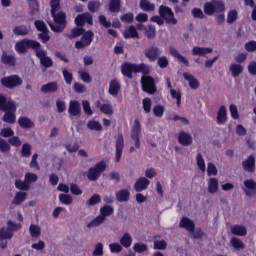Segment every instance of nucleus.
<instances>
[{
	"label": "nucleus",
	"instance_id": "nucleus-27",
	"mask_svg": "<svg viewBox=\"0 0 256 256\" xmlns=\"http://www.w3.org/2000/svg\"><path fill=\"white\" fill-rule=\"evenodd\" d=\"M59 89V84L57 82H50L42 85L41 92L42 93H55Z\"/></svg>",
	"mask_w": 256,
	"mask_h": 256
},
{
	"label": "nucleus",
	"instance_id": "nucleus-61",
	"mask_svg": "<svg viewBox=\"0 0 256 256\" xmlns=\"http://www.w3.org/2000/svg\"><path fill=\"white\" fill-rule=\"evenodd\" d=\"M109 249L111 253H121L123 251V246L119 243L109 244Z\"/></svg>",
	"mask_w": 256,
	"mask_h": 256
},
{
	"label": "nucleus",
	"instance_id": "nucleus-13",
	"mask_svg": "<svg viewBox=\"0 0 256 256\" xmlns=\"http://www.w3.org/2000/svg\"><path fill=\"white\" fill-rule=\"evenodd\" d=\"M75 23L77 27H83L85 23H88V25H93V16L89 13L79 14L75 18Z\"/></svg>",
	"mask_w": 256,
	"mask_h": 256
},
{
	"label": "nucleus",
	"instance_id": "nucleus-36",
	"mask_svg": "<svg viewBox=\"0 0 256 256\" xmlns=\"http://www.w3.org/2000/svg\"><path fill=\"white\" fill-rule=\"evenodd\" d=\"M229 71L231 72L232 77H239V75L243 73V66H241L240 64L233 63L230 65Z\"/></svg>",
	"mask_w": 256,
	"mask_h": 256
},
{
	"label": "nucleus",
	"instance_id": "nucleus-43",
	"mask_svg": "<svg viewBox=\"0 0 256 256\" xmlns=\"http://www.w3.org/2000/svg\"><path fill=\"white\" fill-rule=\"evenodd\" d=\"M114 209L112 206L105 205L100 208V215L104 217V219H107V217H110V215H113Z\"/></svg>",
	"mask_w": 256,
	"mask_h": 256
},
{
	"label": "nucleus",
	"instance_id": "nucleus-39",
	"mask_svg": "<svg viewBox=\"0 0 256 256\" xmlns=\"http://www.w3.org/2000/svg\"><path fill=\"white\" fill-rule=\"evenodd\" d=\"M13 238V232L9 230L8 227H2L0 229V241H5L7 239Z\"/></svg>",
	"mask_w": 256,
	"mask_h": 256
},
{
	"label": "nucleus",
	"instance_id": "nucleus-59",
	"mask_svg": "<svg viewBox=\"0 0 256 256\" xmlns=\"http://www.w3.org/2000/svg\"><path fill=\"white\" fill-rule=\"evenodd\" d=\"M142 105L145 113H151V98H144L142 101Z\"/></svg>",
	"mask_w": 256,
	"mask_h": 256
},
{
	"label": "nucleus",
	"instance_id": "nucleus-46",
	"mask_svg": "<svg viewBox=\"0 0 256 256\" xmlns=\"http://www.w3.org/2000/svg\"><path fill=\"white\" fill-rule=\"evenodd\" d=\"M219 171L217 170V166L212 162H208L207 164V175L208 177H217Z\"/></svg>",
	"mask_w": 256,
	"mask_h": 256
},
{
	"label": "nucleus",
	"instance_id": "nucleus-15",
	"mask_svg": "<svg viewBox=\"0 0 256 256\" xmlns=\"http://www.w3.org/2000/svg\"><path fill=\"white\" fill-rule=\"evenodd\" d=\"M149 185H151V181L145 177H141L136 180L134 184V190L137 193H141V191L147 190Z\"/></svg>",
	"mask_w": 256,
	"mask_h": 256
},
{
	"label": "nucleus",
	"instance_id": "nucleus-19",
	"mask_svg": "<svg viewBox=\"0 0 256 256\" xmlns=\"http://www.w3.org/2000/svg\"><path fill=\"white\" fill-rule=\"evenodd\" d=\"M242 167L244 171H247L248 173L255 172V158L253 155H250L247 160L242 162Z\"/></svg>",
	"mask_w": 256,
	"mask_h": 256
},
{
	"label": "nucleus",
	"instance_id": "nucleus-56",
	"mask_svg": "<svg viewBox=\"0 0 256 256\" xmlns=\"http://www.w3.org/2000/svg\"><path fill=\"white\" fill-rule=\"evenodd\" d=\"M98 203H101V196L99 194H94L88 201L87 205L89 207H93V205H97Z\"/></svg>",
	"mask_w": 256,
	"mask_h": 256
},
{
	"label": "nucleus",
	"instance_id": "nucleus-63",
	"mask_svg": "<svg viewBox=\"0 0 256 256\" xmlns=\"http://www.w3.org/2000/svg\"><path fill=\"white\" fill-rule=\"evenodd\" d=\"M229 111L231 114L232 119H239V110L235 104H231L229 106Z\"/></svg>",
	"mask_w": 256,
	"mask_h": 256
},
{
	"label": "nucleus",
	"instance_id": "nucleus-7",
	"mask_svg": "<svg viewBox=\"0 0 256 256\" xmlns=\"http://www.w3.org/2000/svg\"><path fill=\"white\" fill-rule=\"evenodd\" d=\"M141 85L145 93H149V95H155L157 87L155 86V79H153V77L145 75L142 76Z\"/></svg>",
	"mask_w": 256,
	"mask_h": 256
},
{
	"label": "nucleus",
	"instance_id": "nucleus-22",
	"mask_svg": "<svg viewBox=\"0 0 256 256\" xmlns=\"http://www.w3.org/2000/svg\"><path fill=\"white\" fill-rule=\"evenodd\" d=\"M216 121L218 125H225L227 123V107L220 106Z\"/></svg>",
	"mask_w": 256,
	"mask_h": 256
},
{
	"label": "nucleus",
	"instance_id": "nucleus-32",
	"mask_svg": "<svg viewBox=\"0 0 256 256\" xmlns=\"http://www.w3.org/2000/svg\"><path fill=\"white\" fill-rule=\"evenodd\" d=\"M29 233L32 239H39V237H41V226L37 224H31L29 227Z\"/></svg>",
	"mask_w": 256,
	"mask_h": 256
},
{
	"label": "nucleus",
	"instance_id": "nucleus-60",
	"mask_svg": "<svg viewBox=\"0 0 256 256\" xmlns=\"http://www.w3.org/2000/svg\"><path fill=\"white\" fill-rule=\"evenodd\" d=\"M237 15V10H231L230 12H228L227 23H235V21H237Z\"/></svg>",
	"mask_w": 256,
	"mask_h": 256
},
{
	"label": "nucleus",
	"instance_id": "nucleus-55",
	"mask_svg": "<svg viewBox=\"0 0 256 256\" xmlns=\"http://www.w3.org/2000/svg\"><path fill=\"white\" fill-rule=\"evenodd\" d=\"M62 75H63L64 81L67 85H71V83H73V74L71 72H68L67 69H64L62 71Z\"/></svg>",
	"mask_w": 256,
	"mask_h": 256
},
{
	"label": "nucleus",
	"instance_id": "nucleus-42",
	"mask_svg": "<svg viewBox=\"0 0 256 256\" xmlns=\"http://www.w3.org/2000/svg\"><path fill=\"white\" fill-rule=\"evenodd\" d=\"M230 243H231L232 247L234 249H236V251H241V249H245V244L243 243V241H241V239H239L237 237H233L230 240Z\"/></svg>",
	"mask_w": 256,
	"mask_h": 256
},
{
	"label": "nucleus",
	"instance_id": "nucleus-37",
	"mask_svg": "<svg viewBox=\"0 0 256 256\" xmlns=\"http://www.w3.org/2000/svg\"><path fill=\"white\" fill-rule=\"evenodd\" d=\"M15 111H17V108L15 110H6L2 121H4V123H15Z\"/></svg>",
	"mask_w": 256,
	"mask_h": 256
},
{
	"label": "nucleus",
	"instance_id": "nucleus-38",
	"mask_svg": "<svg viewBox=\"0 0 256 256\" xmlns=\"http://www.w3.org/2000/svg\"><path fill=\"white\" fill-rule=\"evenodd\" d=\"M18 124L22 129H31V127H34L33 121L27 117H22L18 119Z\"/></svg>",
	"mask_w": 256,
	"mask_h": 256
},
{
	"label": "nucleus",
	"instance_id": "nucleus-47",
	"mask_svg": "<svg viewBox=\"0 0 256 256\" xmlns=\"http://www.w3.org/2000/svg\"><path fill=\"white\" fill-rule=\"evenodd\" d=\"M58 198L62 205H71L73 203V196L69 194H60Z\"/></svg>",
	"mask_w": 256,
	"mask_h": 256
},
{
	"label": "nucleus",
	"instance_id": "nucleus-18",
	"mask_svg": "<svg viewBox=\"0 0 256 256\" xmlns=\"http://www.w3.org/2000/svg\"><path fill=\"white\" fill-rule=\"evenodd\" d=\"M15 103L7 101V98L0 96V111H15Z\"/></svg>",
	"mask_w": 256,
	"mask_h": 256
},
{
	"label": "nucleus",
	"instance_id": "nucleus-26",
	"mask_svg": "<svg viewBox=\"0 0 256 256\" xmlns=\"http://www.w3.org/2000/svg\"><path fill=\"white\" fill-rule=\"evenodd\" d=\"M129 197H131V192L127 189H122L116 192V200L119 201V203H125L129 201Z\"/></svg>",
	"mask_w": 256,
	"mask_h": 256
},
{
	"label": "nucleus",
	"instance_id": "nucleus-28",
	"mask_svg": "<svg viewBox=\"0 0 256 256\" xmlns=\"http://www.w3.org/2000/svg\"><path fill=\"white\" fill-rule=\"evenodd\" d=\"M170 54L174 59H177L178 61H180V63H183V65H186V67H189V60H187L185 56L181 55V53H179V50L175 48H171Z\"/></svg>",
	"mask_w": 256,
	"mask_h": 256
},
{
	"label": "nucleus",
	"instance_id": "nucleus-16",
	"mask_svg": "<svg viewBox=\"0 0 256 256\" xmlns=\"http://www.w3.org/2000/svg\"><path fill=\"white\" fill-rule=\"evenodd\" d=\"M209 53H213V48L201 46H194L192 48V55L194 57H205V55H209Z\"/></svg>",
	"mask_w": 256,
	"mask_h": 256
},
{
	"label": "nucleus",
	"instance_id": "nucleus-45",
	"mask_svg": "<svg viewBox=\"0 0 256 256\" xmlns=\"http://www.w3.org/2000/svg\"><path fill=\"white\" fill-rule=\"evenodd\" d=\"M14 35L25 37V35H29V28L27 26H18L13 30Z\"/></svg>",
	"mask_w": 256,
	"mask_h": 256
},
{
	"label": "nucleus",
	"instance_id": "nucleus-62",
	"mask_svg": "<svg viewBox=\"0 0 256 256\" xmlns=\"http://www.w3.org/2000/svg\"><path fill=\"white\" fill-rule=\"evenodd\" d=\"M244 47H245L246 51H248L249 53H255V51H256V41L251 40V41L247 42Z\"/></svg>",
	"mask_w": 256,
	"mask_h": 256
},
{
	"label": "nucleus",
	"instance_id": "nucleus-30",
	"mask_svg": "<svg viewBox=\"0 0 256 256\" xmlns=\"http://www.w3.org/2000/svg\"><path fill=\"white\" fill-rule=\"evenodd\" d=\"M125 39H139V33H137V28L135 26H129L124 31Z\"/></svg>",
	"mask_w": 256,
	"mask_h": 256
},
{
	"label": "nucleus",
	"instance_id": "nucleus-12",
	"mask_svg": "<svg viewBox=\"0 0 256 256\" xmlns=\"http://www.w3.org/2000/svg\"><path fill=\"white\" fill-rule=\"evenodd\" d=\"M36 56L38 57V59H40L41 65H43V67H46V69H49V67H53V60H51V58L47 56V51L38 48V50H36Z\"/></svg>",
	"mask_w": 256,
	"mask_h": 256
},
{
	"label": "nucleus",
	"instance_id": "nucleus-24",
	"mask_svg": "<svg viewBox=\"0 0 256 256\" xmlns=\"http://www.w3.org/2000/svg\"><path fill=\"white\" fill-rule=\"evenodd\" d=\"M230 231L232 235L237 237H245L247 235V228L243 225H233L230 227Z\"/></svg>",
	"mask_w": 256,
	"mask_h": 256
},
{
	"label": "nucleus",
	"instance_id": "nucleus-10",
	"mask_svg": "<svg viewBox=\"0 0 256 256\" xmlns=\"http://www.w3.org/2000/svg\"><path fill=\"white\" fill-rule=\"evenodd\" d=\"M68 113L70 119H79L81 117V103L77 100L69 102Z\"/></svg>",
	"mask_w": 256,
	"mask_h": 256
},
{
	"label": "nucleus",
	"instance_id": "nucleus-11",
	"mask_svg": "<svg viewBox=\"0 0 256 256\" xmlns=\"http://www.w3.org/2000/svg\"><path fill=\"white\" fill-rule=\"evenodd\" d=\"M94 34L92 31H87L83 35L80 41L75 43L76 49H84V47H89L93 41Z\"/></svg>",
	"mask_w": 256,
	"mask_h": 256
},
{
	"label": "nucleus",
	"instance_id": "nucleus-50",
	"mask_svg": "<svg viewBox=\"0 0 256 256\" xmlns=\"http://www.w3.org/2000/svg\"><path fill=\"white\" fill-rule=\"evenodd\" d=\"M78 75L83 83H91L93 81V79L91 78V74H89V72L87 71L80 70L78 72Z\"/></svg>",
	"mask_w": 256,
	"mask_h": 256
},
{
	"label": "nucleus",
	"instance_id": "nucleus-31",
	"mask_svg": "<svg viewBox=\"0 0 256 256\" xmlns=\"http://www.w3.org/2000/svg\"><path fill=\"white\" fill-rule=\"evenodd\" d=\"M120 244L122 247H125V249H129L131 245L133 244V237L129 233H124L120 239Z\"/></svg>",
	"mask_w": 256,
	"mask_h": 256
},
{
	"label": "nucleus",
	"instance_id": "nucleus-49",
	"mask_svg": "<svg viewBox=\"0 0 256 256\" xmlns=\"http://www.w3.org/2000/svg\"><path fill=\"white\" fill-rule=\"evenodd\" d=\"M15 187L16 189H19L20 191H29L30 186L26 180H16L15 181Z\"/></svg>",
	"mask_w": 256,
	"mask_h": 256
},
{
	"label": "nucleus",
	"instance_id": "nucleus-23",
	"mask_svg": "<svg viewBox=\"0 0 256 256\" xmlns=\"http://www.w3.org/2000/svg\"><path fill=\"white\" fill-rule=\"evenodd\" d=\"M179 227H181L182 229H187L189 233L195 232V223L187 217L181 219Z\"/></svg>",
	"mask_w": 256,
	"mask_h": 256
},
{
	"label": "nucleus",
	"instance_id": "nucleus-4",
	"mask_svg": "<svg viewBox=\"0 0 256 256\" xmlns=\"http://www.w3.org/2000/svg\"><path fill=\"white\" fill-rule=\"evenodd\" d=\"M204 12L206 15H213L214 13H225V4L219 0H211L204 5Z\"/></svg>",
	"mask_w": 256,
	"mask_h": 256
},
{
	"label": "nucleus",
	"instance_id": "nucleus-57",
	"mask_svg": "<svg viewBox=\"0 0 256 256\" xmlns=\"http://www.w3.org/2000/svg\"><path fill=\"white\" fill-rule=\"evenodd\" d=\"M22 157H31V146L29 143H25L21 149Z\"/></svg>",
	"mask_w": 256,
	"mask_h": 256
},
{
	"label": "nucleus",
	"instance_id": "nucleus-54",
	"mask_svg": "<svg viewBox=\"0 0 256 256\" xmlns=\"http://www.w3.org/2000/svg\"><path fill=\"white\" fill-rule=\"evenodd\" d=\"M196 161H197V166L200 169V171H202V173H205L206 166H205V160L203 159V155L197 154Z\"/></svg>",
	"mask_w": 256,
	"mask_h": 256
},
{
	"label": "nucleus",
	"instance_id": "nucleus-29",
	"mask_svg": "<svg viewBox=\"0 0 256 256\" xmlns=\"http://www.w3.org/2000/svg\"><path fill=\"white\" fill-rule=\"evenodd\" d=\"M121 91V84L117 80H112L109 84V93L112 97H117Z\"/></svg>",
	"mask_w": 256,
	"mask_h": 256
},
{
	"label": "nucleus",
	"instance_id": "nucleus-20",
	"mask_svg": "<svg viewBox=\"0 0 256 256\" xmlns=\"http://www.w3.org/2000/svg\"><path fill=\"white\" fill-rule=\"evenodd\" d=\"M183 77L185 81H188V85L192 89H199V80L193 74L184 72Z\"/></svg>",
	"mask_w": 256,
	"mask_h": 256
},
{
	"label": "nucleus",
	"instance_id": "nucleus-1",
	"mask_svg": "<svg viewBox=\"0 0 256 256\" xmlns=\"http://www.w3.org/2000/svg\"><path fill=\"white\" fill-rule=\"evenodd\" d=\"M50 7L55 24L49 23V27L54 33H62L65 27H67V15L64 12L57 13L61 9V0H51Z\"/></svg>",
	"mask_w": 256,
	"mask_h": 256
},
{
	"label": "nucleus",
	"instance_id": "nucleus-58",
	"mask_svg": "<svg viewBox=\"0 0 256 256\" xmlns=\"http://www.w3.org/2000/svg\"><path fill=\"white\" fill-rule=\"evenodd\" d=\"M93 256H103V243L99 242L96 244L94 251L92 253Z\"/></svg>",
	"mask_w": 256,
	"mask_h": 256
},
{
	"label": "nucleus",
	"instance_id": "nucleus-3",
	"mask_svg": "<svg viewBox=\"0 0 256 256\" xmlns=\"http://www.w3.org/2000/svg\"><path fill=\"white\" fill-rule=\"evenodd\" d=\"M40 47L41 44L35 40L23 39L15 44V51L17 53H27L29 49H34V51H37Z\"/></svg>",
	"mask_w": 256,
	"mask_h": 256
},
{
	"label": "nucleus",
	"instance_id": "nucleus-51",
	"mask_svg": "<svg viewBox=\"0 0 256 256\" xmlns=\"http://www.w3.org/2000/svg\"><path fill=\"white\" fill-rule=\"evenodd\" d=\"M145 35L148 39H155V35H157V30L155 29V26L148 25L145 30Z\"/></svg>",
	"mask_w": 256,
	"mask_h": 256
},
{
	"label": "nucleus",
	"instance_id": "nucleus-53",
	"mask_svg": "<svg viewBox=\"0 0 256 256\" xmlns=\"http://www.w3.org/2000/svg\"><path fill=\"white\" fill-rule=\"evenodd\" d=\"M82 107H83L84 113L88 115V117H91V115H93V110L91 109V103H89L88 100L82 101Z\"/></svg>",
	"mask_w": 256,
	"mask_h": 256
},
{
	"label": "nucleus",
	"instance_id": "nucleus-34",
	"mask_svg": "<svg viewBox=\"0 0 256 256\" xmlns=\"http://www.w3.org/2000/svg\"><path fill=\"white\" fill-rule=\"evenodd\" d=\"M108 9L110 13H119L121 11V0H110Z\"/></svg>",
	"mask_w": 256,
	"mask_h": 256
},
{
	"label": "nucleus",
	"instance_id": "nucleus-9",
	"mask_svg": "<svg viewBox=\"0 0 256 256\" xmlns=\"http://www.w3.org/2000/svg\"><path fill=\"white\" fill-rule=\"evenodd\" d=\"M144 57L148 59L151 63H155L159 56L161 55V50L157 46H149L143 51Z\"/></svg>",
	"mask_w": 256,
	"mask_h": 256
},
{
	"label": "nucleus",
	"instance_id": "nucleus-52",
	"mask_svg": "<svg viewBox=\"0 0 256 256\" xmlns=\"http://www.w3.org/2000/svg\"><path fill=\"white\" fill-rule=\"evenodd\" d=\"M153 114L155 115V117H163L164 113H165V106L163 105H156L153 108Z\"/></svg>",
	"mask_w": 256,
	"mask_h": 256
},
{
	"label": "nucleus",
	"instance_id": "nucleus-17",
	"mask_svg": "<svg viewBox=\"0 0 256 256\" xmlns=\"http://www.w3.org/2000/svg\"><path fill=\"white\" fill-rule=\"evenodd\" d=\"M207 185V191L210 195H215V193L219 192V180L217 178H209Z\"/></svg>",
	"mask_w": 256,
	"mask_h": 256
},
{
	"label": "nucleus",
	"instance_id": "nucleus-48",
	"mask_svg": "<svg viewBox=\"0 0 256 256\" xmlns=\"http://www.w3.org/2000/svg\"><path fill=\"white\" fill-rule=\"evenodd\" d=\"M87 127L88 129H90V131H101V129H103V126H101V123L95 120L88 121Z\"/></svg>",
	"mask_w": 256,
	"mask_h": 256
},
{
	"label": "nucleus",
	"instance_id": "nucleus-25",
	"mask_svg": "<svg viewBox=\"0 0 256 256\" xmlns=\"http://www.w3.org/2000/svg\"><path fill=\"white\" fill-rule=\"evenodd\" d=\"M123 135H120L116 141V161L119 163L121 161V155H123Z\"/></svg>",
	"mask_w": 256,
	"mask_h": 256
},
{
	"label": "nucleus",
	"instance_id": "nucleus-40",
	"mask_svg": "<svg viewBox=\"0 0 256 256\" xmlns=\"http://www.w3.org/2000/svg\"><path fill=\"white\" fill-rule=\"evenodd\" d=\"M139 135H141V124L139 123V120L134 121V126L131 133L132 139H139Z\"/></svg>",
	"mask_w": 256,
	"mask_h": 256
},
{
	"label": "nucleus",
	"instance_id": "nucleus-44",
	"mask_svg": "<svg viewBox=\"0 0 256 256\" xmlns=\"http://www.w3.org/2000/svg\"><path fill=\"white\" fill-rule=\"evenodd\" d=\"M25 199H27V193L17 192L14 199L12 200V203L13 205H21Z\"/></svg>",
	"mask_w": 256,
	"mask_h": 256
},
{
	"label": "nucleus",
	"instance_id": "nucleus-41",
	"mask_svg": "<svg viewBox=\"0 0 256 256\" xmlns=\"http://www.w3.org/2000/svg\"><path fill=\"white\" fill-rule=\"evenodd\" d=\"M140 9L142 11H155V4L149 2V0H140Z\"/></svg>",
	"mask_w": 256,
	"mask_h": 256
},
{
	"label": "nucleus",
	"instance_id": "nucleus-5",
	"mask_svg": "<svg viewBox=\"0 0 256 256\" xmlns=\"http://www.w3.org/2000/svg\"><path fill=\"white\" fill-rule=\"evenodd\" d=\"M106 168L107 164L103 161L96 163L93 167H90L87 172L89 181H97V179L101 177V173H103Z\"/></svg>",
	"mask_w": 256,
	"mask_h": 256
},
{
	"label": "nucleus",
	"instance_id": "nucleus-6",
	"mask_svg": "<svg viewBox=\"0 0 256 256\" xmlns=\"http://www.w3.org/2000/svg\"><path fill=\"white\" fill-rule=\"evenodd\" d=\"M160 17L164 19V21L168 25H177L178 21L175 18V14L173 13V10L171 8L166 6H160L159 8Z\"/></svg>",
	"mask_w": 256,
	"mask_h": 256
},
{
	"label": "nucleus",
	"instance_id": "nucleus-33",
	"mask_svg": "<svg viewBox=\"0 0 256 256\" xmlns=\"http://www.w3.org/2000/svg\"><path fill=\"white\" fill-rule=\"evenodd\" d=\"M104 223H105L104 217L102 215H99L87 224V228L93 229L95 227H100V225H103Z\"/></svg>",
	"mask_w": 256,
	"mask_h": 256
},
{
	"label": "nucleus",
	"instance_id": "nucleus-21",
	"mask_svg": "<svg viewBox=\"0 0 256 256\" xmlns=\"http://www.w3.org/2000/svg\"><path fill=\"white\" fill-rule=\"evenodd\" d=\"M1 62L4 65H8L9 67H15V65L17 64V59L14 55L3 52L1 56Z\"/></svg>",
	"mask_w": 256,
	"mask_h": 256
},
{
	"label": "nucleus",
	"instance_id": "nucleus-14",
	"mask_svg": "<svg viewBox=\"0 0 256 256\" xmlns=\"http://www.w3.org/2000/svg\"><path fill=\"white\" fill-rule=\"evenodd\" d=\"M178 143L183 147H189L190 145H193V136H191L189 132H179Z\"/></svg>",
	"mask_w": 256,
	"mask_h": 256
},
{
	"label": "nucleus",
	"instance_id": "nucleus-64",
	"mask_svg": "<svg viewBox=\"0 0 256 256\" xmlns=\"http://www.w3.org/2000/svg\"><path fill=\"white\" fill-rule=\"evenodd\" d=\"M0 135L1 137H5V138L13 137V135H15V132L11 128H4L0 131Z\"/></svg>",
	"mask_w": 256,
	"mask_h": 256
},
{
	"label": "nucleus",
	"instance_id": "nucleus-2",
	"mask_svg": "<svg viewBox=\"0 0 256 256\" xmlns=\"http://www.w3.org/2000/svg\"><path fill=\"white\" fill-rule=\"evenodd\" d=\"M121 71L124 77H128V79H133V73H142L143 75H148L150 69L145 63L131 64V63H124L121 66Z\"/></svg>",
	"mask_w": 256,
	"mask_h": 256
},
{
	"label": "nucleus",
	"instance_id": "nucleus-8",
	"mask_svg": "<svg viewBox=\"0 0 256 256\" xmlns=\"http://www.w3.org/2000/svg\"><path fill=\"white\" fill-rule=\"evenodd\" d=\"M1 84L3 85V87H6L7 89H14V87H19V85H22L23 80L17 75H12L3 78L1 80Z\"/></svg>",
	"mask_w": 256,
	"mask_h": 256
},
{
	"label": "nucleus",
	"instance_id": "nucleus-35",
	"mask_svg": "<svg viewBox=\"0 0 256 256\" xmlns=\"http://www.w3.org/2000/svg\"><path fill=\"white\" fill-rule=\"evenodd\" d=\"M97 107L99 108V110L101 111V113H103L104 115H113L114 110H113V105H111V103H105V104H101L99 106V102Z\"/></svg>",
	"mask_w": 256,
	"mask_h": 256
}]
</instances>
